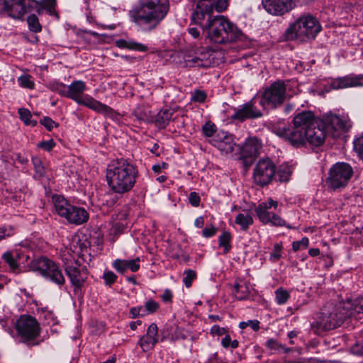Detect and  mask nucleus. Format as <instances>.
Masks as SVG:
<instances>
[{"label":"nucleus","mask_w":363,"mask_h":363,"mask_svg":"<svg viewBox=\"0 0 363 363\" xmlns=\"http://www.w3.org/2000/svg\"><path fill=\"white\" fill-rule=\"evenodd\" d=\"M216 233V229L214 226L206 228L202 230V235L205 238H210L213 236Z\"/></svg>","instance_id":"nucleus-62"},{"label":"nucleus","mask_w":363,"mask_h":363,"mask_svg":"<svg viewBox=\"0 0 363 363\" xmlns=\"http://www.w3.org/2000/svg\"><path fill=\"white\" fill-rule=\"evenodd\" d=\"M27 22L30 31L34 33H39L41 31L42 26H40L38 18L35 15L32 14L29 16L27 18Z\"/></svg>","instance_id":"nucleus-44"},{"label":"nucleus","mask_w":363,"mask_h":363,"mask_svg":"<svg viewBox=\"0 0 363 363\" xmlns=\"http://www.w3.org/2000/svg\"><path fill=\"white\" fill-rule=\"evenodd\" d=\"M32 268L57 285L65 284V280L59 267L48 258L42 257L35 259L32 262Z\"/></svg>","instance_id":"nucleus-13"},{"label":"nucleus","mask_w":363,"mask_h":363,"mask_svg":"<svg viewBox=\"0 0 363 363\" xmlns=\"http://www.w3.org/2000/svg\"><path fill=\"white\" fill-rule=\"evenodd\" d=\"M292 174V167L288 164H281L277 171V174L281 182H287L289 180Z\"/></svg>","instance_id":"nucleus-39"},{"label":"nucleus","mask_w":363,"mask_h":363,"mask_svg":"<svg viewBox=\"0 0 363 363\" xmlns=\"http://www.w3.org/2000/svg\"><path fill=\"white\" fill-rule=\"evenodd\" d=\"M210 40L215 43L222 44L238 40L241 30L223 16H216L212 26L206 30Z\"/></svg>","instance_id":"nucleus-7"},{"label":"nucleus","mask_w":363,"mask_h":363,"mask_svg":"<svg viewBox=\"0 0 363 363\" xmlns=\"http://www.w3.org/2000/svg\"><path fill=\"white\" fill-rule=\"evenodd\" d=\"M138 176L137 167L124 159L111 162L106 175L110 189L119 194L129 192L134 187Z\"/></svg>","instance_id":"nucleus-3"},{"label":"nucleus","mask_w":363,"mask_h":363,"mask_svg":"<svg viewBox=\"0 0 363 363\" xmlns=\"http://www.w3.org/2000/svg\"><path fill=\"white\" fill-rule=\"evenodd\" d=\"M145 308L147 313H153L158 310L160 304L155 301L150 299L145 303Z\"/></svg>","instance_id":"nucleus-53"},{"label":"nucleus","mask_w":363,"mask_h":363,"mask_svg":"<svg viewBox=\"0 0 363 363\" xmlns=\"http://www.w3.org/2000/svg\"><path fill=\"white\" fill-rule=\"evenodd\" d=\"M276 173V166L269 158L259 160L255 164L252 179L254 182L264 186L271 183Z\"/></svg>","instance_id":"nucleus-14"},{"label":"nucleus","mask_w":363,"mask_h":363,"mask_svg":"<svg viewBox=\"0 0 363 363\" xmlns=\"http://www.w3.org/2000/svg\"><path fill=\"white\" fill-rule=\"evenodd\" d=\"M38 4L39 6H33V9L38 14H40L44 9L51 13L55 9L56 0H40Z\"/></svg>","instance_id":"nucleus-34"},{"label":"nucleus","mask_w":363,"mask_h":363,"mask_svg":"<svg viewBox=\"0 0 363 363\" xmlns=\"http://www.w3.org/2000/svg\"><path fill=\"white\" fill-rule=\"evenodd\" d=\"M40 123L44 125L48 130L50 131L54 127H57L58 123H55L53 120H52L50 118L45 116L43 117L40 121Z\"/></svg>","instance_id":"nucleus-54"},{"label":"nucleus","mask_w":363,"mask_h":363,"mask_svg":"<svg viewBox=\"0 0 363 363\" xmlns=\"http://www.w3.org/2000/svg\"><path fill=\"white\" fill-rule=\"evenodd\" d=\"M282 245L280 243H275L272 252L270 253V260L273 262H277L281 257Z\"/></svg>","instance_id":"nucleus-50"},{"label":"nucleus","mask_w":363,"mask_h":363,"mask_svg":"<svg viewBox=\"0 0 363 363\" xmlns=\"http://www.w3.org/2000/svg\"><path fill=\"white\" fill-rule=\"evenodd\" d=\"M140 259L136 257L134 259H117L113 262V267L119 273H124L127 269L135 272L140 269Z\"/></svg>","instance_id":"nucleus-24"},{"label":"nucleus","mask_w":363,"mask_h":363,"mask_svg":"<svg viewBox=\"0 0 363 363\" xmlns=\"http://www.w3.org/2000/svg\"><path fill=\"white\" fill-rule=\"evenodd\" d=\"M50 89L58 93L60 96L67 97V86L62 82H53L49 84Z\"/></svg>","instance_id":"nucleus-41"},{"label":"nucleus","mask_w":363,"mask_h":363,"mask_svg":"<svg viewBox=\"0 0 363 363\" xmlns=\"http://www.w3.org/2000/svg\"><path fill=\"white\" fill-rule=\"evenodd\" d=\"M172 116L173 111L171 109L165 108L160 110L155 116V125L160 129L165 128L172 120Z\"/></svg>","instance_id":"nucleus-27"},{"label":"nucleus","mask_w":363,"mask_h":363,"mask_svg":"<svg viewBox=\"0 0 363 363\" xmlns=\"http://www.w3.org/2000/svg\"><path fill=\"white\" fill-rule=\"evenodd\" d=\"M207 98L206 93L200 89L194 90L191 92V101L194 103H203Z\"/></svg>","instance_id":"nucleus-46"},{"label":"nucleus","mask_w":363,"mask_h":363,"mask_svg":"<svg viewBox=\"0 0 363 363\" xmlns=\"http://www.w3.org/2000/svg\"><path fill=\"white\" fill-rule=\"evenodd\" d=\"M15 233V230L11 225H5L0 227V241L10 238Z\"/></svg>","instance_id":"nucleus-51"},{"label":"nucleus","mask_w":363,"mask_h":363,"mask_svg":"<svg viewBox=\"0 0 363 363\" xmlns=\"http://www.w3.org/2000/svg\"><path fill=\"white\" fill-rule=\"evenodd\" d=\"M351 315L352 312L345 311L342 303L338 306L327 303L321 308L316 320L311 324V328L315 334L335 329L340 326L345 319Z\"/></svg>","instance_id":"nucleus-4"},{"label":"nucleus","mask_w":363,"mask_h":363,"mask_svg":"<svg viewBox=\"0 0 363 363\" xmlns=\"http://www.w3.org/2000/svg\"><path fill=\"white\" fill-rule=\"evenodd\" d=\"M65 272L72 284L77 289L82 287L88 277V271L85 267L67 265Z\"/></svg>","instance_id":"nucleus-20"},{"label":"nucleus","mask_w":363,"mask_h":363,"mask_svg":"<svg viewBox=\"0 0 363 363\" xmlns=\"http://www.w3.org/2000/svg\"><path fill=\"white\" fill-rule=\"evenodd\" d=\"M169 10V0H139L138 6L129 11V16L140 30L149 32L160 24Z\"/></svg>","instance_id":"nucleus-2"},{"label":"nucleus","mask_w":363,"mask_h":363,"mask_svg":"<svg viewBox=\"0 0 363 363\" xmlns=\"http://www.w3.org/2000/svg\"><path fill=\"white\" fill-rule=\"evenodd\" d=\"M306 363H338L337 361L334 360H325V359H310Z\"/></svg>","instance_id":"nucleus-64"},{"label":"nucleus","mask_w":363,"mask_h":363,"mask_svg":"<svg viewBox=\"0 0 363 363\" xmlns=\"http://www.w3.org/2000/svg\"><path fill=\"white\" fill-rule=\"evenodd\" d=\"M216 125L211 122L208 121L206 122L203 126H202V133L204 136L206 137H211L213 135V134L216 132Z\"/></svg>","instance_id":"nucleus-47"},{"label":"nucleus","mask_w":363,"mask_h":363,"mask_svg":"<svg viewBox=\"0 0 363 363\" xmlns=\"http://www.w3.org/2000/svg\"><path fill=\"white\" fill-rule=\"evenodd\" d=\"M290 89L289 81L277 80L261 93L259 104L264 109L277 108L281 106L288 97L291 96Z\"/></svg>","instance_id":"nucleus-8"},{"label":"nucleus","mask_w":363,"mask_h":363,"mask_svg":"<svg viewBox=\"0 0 363 363\" xmlns=\"http://www.w3.org/2000/svg\"><path fill=\"white\" fill-rule=\"evenodd\" d=\"M196 9L191 13V23L199 26L203 31L207 30L214 21L212 9L203 1H198Z\"/></svg>","instance_id":"nucleus-16"},{"label":"nucleus","mask_w":363,"mask_h":363,"mask_svg":"<svg viewBox=\"0 0 363 363\" xmlns=\"http://www.w3.org/2000/svg\"><path fill=\"white\" fill-rule=\"evenodd\" d=\"M116 45L120 48H127L140 52H145L148 49L147 45L133 40L119 39L116 41Z\"/></svg>","instance_id":"nucleus-29"},{"label":"nucleus","mask_w":363,"mask_h":363,"mask_svg":"<svg viewBox=\"0 0 363 363\" xmlns=\"http://www.w3.org/2000/svg\"><path fill=\"white\" fill-rule=\"evenodd\" d=\"M189 203L194 207L199 206L201 199L196 192H191L189 196Z\"/></svg>","instance_id":"nucleus-58"},{"label":"nucleus","mask_w":363,"mask_h":363,"mask_svg":"<svg viewBox=\"0 0 363 363\" xmlns=\"http://www.w3.org/2000/svg\"><path fill=\"white\" fill-rule=\"evenodd\" d=\"M16 329L23 342L35 340L40 335V328L37 320L30 315H21L16 321Z\"/></svg>","instance_id":"nucleus-15"},{"label":"nucleus","mask_w":363,"mask_h":363,"mask_svg":"<svg viewBox=\"0 0 363 363\" xmlns=\"http://www.w3.org/2000/svg\"><path fill=\"white\" fill-rule=\"evenodd\" d=\"M132 116L140 123L152 121V116L150 108L145 105H138L132 112Z\"/></svg>","instance_id":"nucleus-26"},{"label":"nucleus","mask_w":363,"mask_h":363,"mask_svg":"<svg viewBox=\"0 0 363 363\" xmlns=\"http://www.w3.org/2000/svg\"><path fill=\"white\" fill-rule=\"evenodd\" d=\"M204 363H224L223 361L218 357L217 353L211 354L208 360Z\"/></svg>","instance_id":"nucleus-63"},{"label":"nucleus","mask_w":363,"mask_h":363,"mask_svg":"<svg viewBox=\"0 0 363 363\" xmlns=\"http://www.w3.org/2000/svg\"><path fill=\"white\" fill-rule=\"evenodd\" d=\"M172 297H173V293L172 291L169 289H166L163 294L161 295L160 298L161 299L165 302V303H170L172 302Z\"/></svg>","instance_id":"nucleus-60"},{"label":"nucleus","mask_w":363,"mask_h":363,"mask_svg":"<svg viewBox=\"0 0 363 363\" xmlns=\"http://www.w3.org/2000/svg\"><path fill=\"white\" fill-rule=\"evenodd\" d=\"M143 306L133 307L130 309L129 315L131 318H136L139 315L143 316L145 315L143 312Z\"/></svg>","instance_id":"nucleus-55"},{"label":"nucleus","mask_w":363,"mask_h":363,"mask_svg":"<svg viewBox=\"0 0 363 363\" xmlns=\"http://www.w3.org/2000/svg\"><path fill=\"white\" fill-rule=\"evenodd\" d=\"M259 321L257 320H249L247 321H242L239 323V328L245 329L247 327H250L254 331H258L260 328Z\"/></svg>","instance_id":"nucleus-49"},{"label":"nucleus","mask_w":363,"mask_h":363,"mask_svg":"<svg viewBox=\"0 0 363 363\" xmlns=\"http://www.w3.org/2000/svg\"><path fill=\"white\" fill-rule=\"evenodd\" d=\"M211 144L216 147L223 155H228L235 151V143L233 141V135L226 133H218L211 141Z\"/></svg>","instance_id":"nucleus-21"},{"label":"nucleus","mask_w":363,"mask_h":363,"mask_svg":"<svg viewBox=\"0 0 363 363\" xmlns=\"http://www.w3.org/2000/svg\"><path fill=\"white\" fill-rule=\"evenodd\" d=\"M196 277V272L193 269H188L184 272V277L182 281L186 288H189Z\"/></svg>","instance_id":"nucleus-42"},{"label":"nucleus","mask_w":363,"mask_h":363,"mask_svg":"<svg viewBox=\"0 0 363 363\" xmlns=\"http://www.w3.org/2000/svg\"><path fill=\"white\" fill-rule=\"evenodd\" d=\"M255 98L245 104L240 109L235 111L232 119L243 121L247 118H255L262 116V112L255 106Z\"/></svg>","instance_id":"nucleus-19"},{"label":"nucleus","mask_w":363,"mask_h":363,"mask_svg":"<svg viewBox=\"0 0 363 363\" xmlns=\"http://www.w3.org/2000/svg\"><path fill=\"white\" fill-rule=\"evenodd\" d=\"M265 346L267 349L274 351L276 353H280L283 351L284 353H289L291 351V348L286 347L285 345L279 343L277 340L274 339H269L266 343Z\"/></svg>","instance_id":"nucleus-33"},{"label":"nucleus","mask_w":363,"mask_h":363,"mask_svg":"<svg viewBox=\"0 0 363 363\" xmlns=\"http://www.w3.org/2000/svg\"><path fill=\"white\" fill-rule=\"evenodd\" d=\"M231 235L229 232H223L218 238L219 246L223 247V253H228L231 249Z\"/></svg>","instance_id":"nucleus-37"},{"label":"nucleus","mask_w":363,"mask_h":363,"mask_svg":"<svg viewBox=\"0 0 363 363\" xmlns=\"http://www.w3.org/2000/svg\"><path fill=\"white\" fill-rule=\"evenodd\" d=\"M253 218L251 213L247 211H242L238 213L235 219V223L238 225L240 230L247 231L250 226L253 224Z\"/></svg>","instance_id":"nucleus-31"},{"label":"nucleus","mask_w":363,"mask_h":363,"mask_svg":"<svg viewBox=\"0 0 363 363\" xmlns=\"http://www.w3.org/2000/svg\"><path fill=\"white\" fill-rule=\"evenodd\" d=\"M158 328L155 323H152L147 330L146 335L152 337L153 339H157Z\"/></svg>","instance_id":"nucleus-57"},{"label":"nucleus","mask_w":363,"mask_h":363,"mask_svg":"<svg viewBox=\"0 0 363 363\" xmlns=\"http://www.w3.org/2000/svg\"><path fill=\"white\" fill-rule=\"evenodd\" d=\"M362 86H363L362 75H349L343 77H339L335 79H333L330 83L331 88L334 89Z\"/></svg>","instance_id":"nucleus-22"},{"label":"nucleus","mask_w":363,"mask_h":363,"mask_svg":"<svg viewBox=\"0 0 363 363\" xmlns=\"http://www.w3.org/2000/svg\"><path fill=\"white\" fill-rule=\"evenodd\" d=\"M86 89V83L82 80H74L67 86V98L89 108L110 118L116 116L115 111L110 106L102 104L88 94H84Z\"/></svg>","instance_id":"nucleus-5"},{"label":"nucleus","mask_w":363,"mask_h":363,"mask_svg":"<svg viewBox=\"0 0 363 363\" xmlns=\"http://www.w3.org/2000/svg\"><path fill=\"white\" fill-rule=\"evenodd\" d=\"M32 163L34 166L35 169V175L34 177L38 179H40L45 174V168L43 165L42 161L38 157H33Z\"/></svg>","instance_id":"nucleus-43"},{"label":"nucleus","mask_w":363,"mask_h":363,"mask_svg":"<svg viewBox=\"0 0 363 363\" xmlns=\"http://www.w3.org/2000/svg\"><path fill=\"white\" fill-rule=\"evenodd\" d=\"M52 201L56 213L69 223L79 225L88 221L89 215L85 208L72 205L60 195L53 196Z\"/></svg>","instance_id":"nucleus-9"},{"label":"nucleus","mask_w":363,"mask_h":363,"mask_svg":"<svg viewBox=\"0 0 363 363\" xmlns=\"http://www.w3.org/2000/svg\"><path fill=\"white\" fill-rule=\"evenodd\" d=\"M182 54L186 67H210L213 63V52L207 48L191 45Z\"/></svg>","instance_id":"nucleus-11"},{"label":"nucleus","mask_w":363,"mask_h":363,"mask_svg":"<svg viewBox=\"0 0 363 363\" xmlns=\"http://www.w3.org/2000/svg\"><path fill=\"white\" fill-rule=\"evenodd\" d=\"M299 0H262L264 9L273 16H282L296 5Z\"/></svg>","instance_id":"nucleus-18"},{"label":"nucleus","mask_w":363,"mask_h":363,"mask_svg":"<svg viewBox=\"0 0 363 363\" xmlns=\"http://www.w3.org/2000/svg\"><path fill=\"white\" fill-rule=\"evenodd\" d=\"M38 146L46 151H50L55 146L53 140L40 142Z\"/></svg>","instance_id":"nucleus-59"},{"label":"nucleus","mask_w":363,"mask_h":363,"mask_svg":"<svg viewBox=\"0 0 363 363\" xmlns=\"http://www.w3.org/2000/svg\"><path fill=\"white\" fill-rule=\"evenodd\" d=\"M2 258L4 262L9 265L10 270L16 274L21 272L20 266L18 263L19 255L17 252H12L10 251L6 252L3 254Z\"/></svg>","instance_id":"nucleus-30"},{"label":"nucleus","mask_w":363,"mask_h":363,"mask_svg":"<svg viewBox=\"0 0 363 363\" xmlns=\"http://www.w3.org/2000/svg\"><path fill=\"white\" fill-rule=\"evenodd\" d=\"M232 292L235 298L240 301L248 298L250 295L249 286L242 280L235 281Z\"/></svg>","instance_id":"nucleus-28"},{"label":"nucleus","mask_w":363,"mask_h":363,"mask_svg":"<svg viewBox=\"0 0 363 363\" xmlns=\"http://www.w3.org/2000/svg\"><path fill=\"white\" fill-rule=\"evenodd\" d=\"M278 202L272 199L261 202L255 209L259 221L264 224H271L274 226L282 227L286 225L285 220L272 209L277 210Z\"/></svg>","instance_id":"nucleus-12"},{"label":"nucleus","mask_w":363,"mask_h":363,"mask_svg":"<svg viewBox=\"0 0 363 363\" xmlns=\"http://www.w3.org/2000/svg\"><path fill=\"white\" fill-rule=\"evenodd\" d=\"M309 245V240L306 237H303L301 240L292 242V249L294 252H297L302 249H306Z\"/></svg>","instance_id":"nucleus-48"},{"label":"nucleus","mask_w":363,"mask_h":363,"mask_svg":"<svg viewBox=\"0 0 363 363\" xmlns=\"http://www.w3.org/2000/svg\"><path fill=\"white\" fill-rule=\"evenodd\" d=\"M226 333H227V331L224 328H221L218 325H214L211 328V333L212 335L220 336V335H225Z\"/></svg>","instance_id":"nucleus-61"},{"label":"nucleus","mask_w":363,"mask_h":363,"mask_svg":"<svg viewBox=\"0 0 363 363\" xmlns=\"http://www.w3.org/2000/svg\"><path fill=\"white\" fill-rule=\"evenodd\" d=\"M45 320L48 325L57 324V320L55 315L52 311H47L44 315Z\"/></svg>","instance_id":"nucleus-56"},{"label":"nucleus","mask_w":363,"mask_h":363,"mask_svg":"<svg viewBox=\"0 0 363 363\" xmlns=\"http://www.w3.org/2000/svg\"><path fill=\"white\" fill-rule=\"evenodd\" d=\"M6 10L9 16L15 19H20L27 12H31L33 9H28V4L23 2L12 0L9 5L6 4Z\"/></svg>","instance_id":"nucleus-23"},{"label":"nucleus","mask_w":363,"mask_h":363,"mask_svg":"<svg viewBox=\"0 0 363 363\" xmlns=\"http://www.w3.org/2000/svg\"><path fill=\"white\" fill-rule=\"evenodd\" d=\"M321 26L311 15H303L291 23L285 31L288 40H299L306 41L313 39L320 31Z\"/></svg>","instance_id":"nucleus-6"},{"label":"nucleus","mask_w":363,"mask_h":363,"mask_svg":"<svg viewBox=\"0 0 363 363\" xmlns=\"http://www.w3.org/2000/svg\"><path fill=\"white\" fill-rule=\"evenodd\" d=\"M261 147V143L257 138H249L243 145L242 154L247 155L250 157H255L259 154Z\"/></svg>","instance_id":"nucleus-25"},{"label":"nucleus","mask_w":363,"mask_h":363,"mask_svg":"<svg viewBox=\"0 0 363 363\" xmlns=\"http://www.w3.org/2000/svg\"><path fill=\"white\" fill-rule=\"evenodd\" d=\"M356 303L354 305V308H350L352 306L350 302L342 303V306L345 307V311H350L352 313V315L347 316V318L354 317L356 319H362L361 317L357 316L360 313L363 314V298L355 301Z\"/></svg>","instance_id":"nucleus-32"},{"label":"nucleus","mask_w":363,"mask_h":363,"mask_svg":"<svg viewBox=\"0 0 363 363\" xmlns=\"http://www.w3.org/2000/svg\"><path fill=\"white\" fill-rule=\"evenodd\" d=\"M206 5H209L212 11L216 10L217 12L225 11L228 6V0H203Z\"/></svg>","instance_id":"nucleus-35"},{"label":"nucleus","mask_w":363,"mask_h":363,"mask_svg":"<svg viewBox=\"0 0 363 363\" xmlns=\"http://www.w3.org/2000/svg\"><path fill=\"white\" fill-rule=\"evenodd\" d=\"M117 276L112 271H105L103 279L106 285L111 286L116 281Z\"/></svg>","instance_id":"nucleus-52"},{"label":"nucleus","mask_w":363,"mask_h":363,"mask_svg":"<svg viewBox=\"0 0 363 363\" xmlns=\"http://www.w3.org/2000/svg\"><path fill=\"white\" fill-rule=\"evenodd\" d=\"M353 174V168L350 164L336 162L329 169L326 184L333 191H341L347 186Z\"/></svg>","instance_id":"nucleus-10"},{"label":"nucleus","mask_w":363,"mask_h":363,"mask_svg":"<svg viewBox=\"0 0 363 363\" xmlns=\"http://www.w3.org/2000/svg\"><path fill=\"white\" fill-rule=\"evenodd\" d=\"M321 120L325 124V129L331 131L333 138L339 137L342 132L347 131L352 126L351 121L346 116L329 114Z\"/></svg>","instance_id":"nucleus-17"},{"label":"nucleus","mask_w":363,"mask_h":363,"mask_svg":"<svg viewBox=\"0 0 363 363\" xmlns=\"http://www.w3.org/2000/svg\"><path fill=\"white\" fill-rule=\"evenodd\" d=\"M274 132L296 147H303L306 144L319 147L326 138L325 124L321 119L316 118L311 111L297 113L291 125L276 128Z\"/></svg>","instance_id":"nucleus-1"},{"label":"nucleus","mask_w":363,"mask_h":363,"mask_svg":"<svg viewBox=\"0 0 363 363\" xmlns=\"http://www.w3.org/2000/svg\"><path fill=\"white\" fill-rule=\"evenodd\" d=\"M157 342V339H153L152 337L145 335L140 338L138 344L143 351L147 352L152 350Z\"/></svg>","instance_id":"nucleus-36"},{"label":"nucleus","mask_w":363,"mask_h":363,"mask_svg":"<svg viewBox=\"0 0 363 363\" xmlns=\"http://www.w3.org/2000/svg\"><path fill=\"white\" fill-rule=\"evenodd\" d=\"M276 296V301L279 305H283L287 302L289 298H290L289 293L283 289L282 288H279L275 291Z\"/></svg>","instance_id":"nucleus-45"},{"label":"nucleus","mask_w":363,"mask_h":363,"mask_svg":"<svg viewBox=\"0 0 363 363\" xmlns=\"http://www.w3.org/2000/svg\"><path fill=\"white\" fill-rule=\"evenodd\" d=\"M18 83L22 88L33 89L35 88V83L30 74L21 75L17 79Z\"/></svg>","instance_id":"nucleus-40"},{"label":"nucleus","mask_w":363,"mask_h":363,"mask_svg":"<svg viewBox=\"0 0 363 363\" xmlns=\"http://www.w3.org/2000/svg\"><path fill=\"white\" fill-rule=\"evenodd\" d=\"M18 113L19 114L20 119L27 125L35 126L37 121L32 120V115L30 111L25 108H21L18 109Z\"/></svg>","instance_id":"nucleus-38"}]
</instances>
